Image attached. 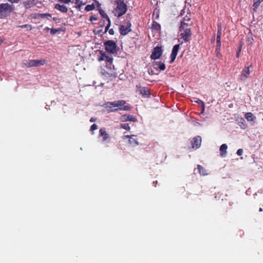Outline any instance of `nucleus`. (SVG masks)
Returning <instances> with one entry per match:
<instances>
[{
    "label": "nucleus",
    "instance_id": "7c9ffc66",
    "mask_svg": "<svg viewBox=\"0 0 263 263\" xmlns=\"http://www.w3.org/2000/svg\"><path fill=\"white\" fill-rule=\"evenodd\" d=\"M108 21V23L107 25V26L105 27V31H107V30H108V29H109V27L110 26V21L109 20V21Z\"/></svg>",
    "mask_w": 263,
    "mask_h": 263
},
{
    "label": "nucleus",
    "instance_id": "2eb2a0df",
    "mask_svg": "<svg viewBox=\"0 0 263 263\" xmlns=\"http://www.w3.org/2000/svg\"><path fill=\"white\" fill-rule=\"evenodd\" d=\"M248 122H249L251 125H253L255 122V116H245Z\"/></svg>",
    "mask_w": 263,
    "mask_h": 263
},
{
    "label": "nucleus",
    "instance_id": "9b49d317",
    "mask_svg": "<svg viewBox=\"0 0 263 263\" xmlns=\"http://www.w3.org/2000/svg\"><path fill=\"white\" fill-rule=\"evenodd\" d=\"M179 48H180V45L179 44L175 45L173 47V50H172V53H171V60L170 61V63H172L175 61V59L176 58L178 51V50L179 49Z\"/></svg>",
    "mask_w": 263,
    "mask_h": 263
},
{
    "label": "nucleus",
    "instance_id": "a878e982",
    "mask_svg": "<svg viewBox=\"0 0 263 263\" xmlns=\"http://www.w3.org/2000/svg\"><path fill=\"white\" fill-rule=\"evenodd\" d=\"M75 1V2L74 3L77 5V7L79 8H80V7L84 5V4L83 3L82 1H80V0H74Z\"/></svg>",
    "mask_w": 263,
    "mask_h": 263
},
{
    "label": "nucleus",
    "instance_id": "ea45409f",
    "mask_svg": "<svg viewBox=\"0 0 263 263\" xmlns=\"http://www.w3.org/2000/svg\"><path fill=\"white\" fill-rule=\"evenodd\" d=\"M45 30H46V31H48V30H50V28L47 27H46V28H45Z\"/></svg>",
    "mask_w": 263,
    "mask_h": 263
},
{
    "label": "nucleus",
    "instance_id": "c85d7f7f",
    "mask_svg": "<svg viewBox=\"0 0 263 263\" xmlns=\"http://www.w3.org/2000/svg\"><path fill=\"white\" fill-rule=\"evenodd\" d=\"M41 17L48 18V17H51V15L49 13H43V14H41Z\"/></svg>",
    "mask_w": 263,
    "mask_h": 263
},
{
    "label": "nucleus",
    "instance_id": "393cba45",
    "mask_svg": "<svg viewBox=\"0 0 263 263\" xmlns=\"http://www.w3.org/2000/svg\"><path fill=\"white\" fill-rule=\"evenodd\" d=\"M19 27L21 28H26L27 30H31L32 29V27L30 25L25 24L23 25L20 26Z\"/></svg>",
    "mask_w": 263,
    "mask_h": 263
},
{
    "label": "nucleus",
    "instance_id": "bb28decb",
    "mask_svg": "<svg viewBox=\"0 0 263 263\" xmlns=\"http://www.w3.org/2000/svg\"><path fill=\"white\" fill-rule=\"evenodd\" d=\"M222 28L220 23L218 25L217 35H221Z\"/></svg>",
    "mask_w": 263,
    "mask_h": 263
},
{
    "label": "nucleus",
    "instance_id": "6e6552de",
    "mask_svg": "<svg viewBox=\"0 0 263 263\" xmlns=\"http://www.w3.org/2000/svg\"><path fill=\"white\" fill-rule=\"evenodd\" d=\"M137 91H139L143 98H148L150 97L151 93L149 89L145 87H141L137 86Z\"/></svg>",
    "mask_w": 263,
    "mask_h": 263
},
{
    "label": "nucleus",
    "instance_id": "a211bd4d",
    "mask_svg": "<svg viewBox=\"0 0 263 263\" xmlns=\"http://www.w3.org/2000/svg\"><path fill=\"white\" fill-rule=\"evenodd\" d=\"M155 68H159L161 70H164L165 69V65L164 63L160 62H156L154 64Z\"/></svg>",
    "mask_w": 263,
    "mask_h": 263
},
{
    "label": "nucleus",
    "instance_id": "b1692460",
    "mask_svg": "<svg viewBox=\"0 0 263 263\" xmlns=\"http://www.w3.org/2000/svg\"><path fill=\"white\" fill-rule=\"evenodd\" d=\"M99 13L100 14H101V15L106 18L107 20V21H109L110 20L108 15L104 12V11L101 9L99 10Z\"/></svg>",
    "mask_w": 263,
    "mask_h": 263
},
{
    "label": "nucleus",
    "instance_id": "6ab92c4d",
    "mask_svg": "<svg viewBox=\"0 0 263 263\" xmlns=\"http://www.w3.org/2000/svg\"><path fill=\"white\" fill-rule=\"evenodd\" d=\"M199 105H201V109L200 111V114H202L204 110V103L201 100L198 99L197 101H195Z\"/></svg>",
    "mask_w": 263,
    "mask_h": 263
},
{
    "label": "nucleus",
    "instance_id": "423d86ee",
    "mask_svg": "<svg viewBox=\"0 0 263 263\" xmlns=\"http://www.w3.org/2000/svg\"><path fill=\"white\" fill-rule=\"evenodd\" d=\"M46 63L45 60H29L26 65L28 67L44 65Z\"/></svg>",
    "mask_w": 263,
    "mask_h": 263
},
{
    "label": "nucleus",
    "instance_id": "f8f14e48",
    "mask_svg": "<svg viewBox=\"0 0 263 263\" xmlns=\"http://www.w3.org/2000/svg\"><path fill=\"white\" fill-rule=\"evenodd\" d=\"M236 121L237 122V124L241 127L242 129H246L247 127V125L246 124V121L241 116H237L236 119Z\"/></svg>",
    "mask_w": 263,
    "mask_h": 263
},
{
    "label": "nucleus",
    "instance_id": "473e14b6",
    "mask_svg": "<svg viewBox=\"0 0 263 263\" xmlns=\"http://www.w3.org/2000/svg\"><path fill=\"white\" fill-rule=\"evenodd\" d=\"M59 1H60L61 2H62V3H64L65 4H68L71 1V0H59Z\"/></svg>",
    "mask_w": 263,
    "mask_h": 263
},
{
    "label": "nucleus",
    "instance_id": "4be33fe9",
    "mask_svg": "<svg viewBox=\"0 0 263 263\" xmlns=\"http://www.w3.org/2000/svg\"><path fill=\"white\" fill-rule=\"evenodd\" d=\"M103 56L104 57L105 60H106V61L107 63H108L109 64H111V63L112 62V61H113V59L112 57L107 56L105 53L103 54Z\"/></svg>",
    "mask_w": 263,
    "mask_h": 263
},
{
    "label": "nucleus",
    "instance_id": "37998d69",
    "mask_svg": "<svg viewBox=\"0 0 263 263\" xmlns=\"http://www.w3.org/2000/svg\"><path fill=\"white\" fill-rule=\"evenodd\" d=\"M153 183H154V184H157V181H154V182H153Z\"/></svg>",
    "mask_w": 263,
    "mask_h": 263
},
{
    "label": "nucleus",
    "instance_id": "0eeeda50",
    "mask_svg": "<svg viewBox=\"0 0 263 263\" xmlns=\"http://www.w3.org/2000/svg\"><path fill=\"white\" fill-rule=\"evenodd\" d=\"M162 53L161 47L157 46L154 49L151 55L152 59L156 60L160 58Z\"/></svg>",
    "mask_w": 263,
    "mask_h": 263
},
{
    "label": "nucleus",
    "instance_id": "aec40b11",
    "mask_svg": "<svg viewBox=\"0 0 263 263\" xmlns=\"http://www.w3.org/2000/svg\"><path fill=\"white\" fill-rule=\"evenodd\" d=\"M152 28L156 30H160L161 26L157 22H154L152 24Z\"/></svg>",
    "mask_w": 263,
    "mask_h": 263
},
{
    "label": "nucleus",
    "instance_id": "f704fd0d",
    "mask_svg": "<svg viewBox=\"0 0 263 263\" xmlns=\"http://www.w3.org/2000/svg\"><path fill=\"white\" fill-rule=\"evenodd\" d=\"M108 32L110 35H113L114 34V30L113 29H109Z\"/></svg>",
    "mask_w": 263,
    "mask_h": 263
},
{
    "label": "nucleus",
    "instance_id": "c9c22d12",
    "mask_svg": "<svg viewBox=\"0 0 263 263\" xmlns=\"http://www.w3.org/2000/svg\"><path fill=\"white\" fill-rule=\"evenodd\" d=\"M221 46V42L219 44H217L216 50L218 51L220 49Z\"/></svg>",
    "mask_w": 263,
    "mask_h": 263
},
{
    "label": "nucleus",
    "instance_id": "7ed1b4c3",
    "mask_svg": "<svg viewBox=\"0 0 263 263\" xmlns=\"http://www.w3.org/2000/svg\"><path fill=\"white\" fill-rule=\"evenodd\" d=\"M117 7L114 11L115 15L117 17H120L124 14L127 11V6L123 1L118 0L116 2Z\"/></svg>",
    "mask_w": 263,
    "mask_h": 263
},
{
    "label": "nucleus",
    "instance_id": "2f4dec72",
    "mask_svg": "<svg viewBox=\"0 0 263 263\" xmlns=\"http://www.w3.org/2000/svg\"><path fill=\"white\" fill-rule=\"evenodd\" d=\"M220 37H221V35H217V39H216L217 44L220 43Z\"/></svg>",
    "mask_w": 263,
    "mask_h": 263
},
{
    "label": "nucleus",
    "instance_id": "58836bf2",
    "mask_svg": "<svg viewBox=\"0 0 263 263\" xmlns=\"http://www.w3.org/2000/svg\"><path fill=\"white\" fill-rule=\"evenodd\" d=\"M245 115L249 116V115H253L251 112H247L245 114Z\"/></svg>",
    "mask_w": 263,
    "mask_h": 263
},
{
    "label": "nucleus",
    "instance_id": "4c0bfd02",
    "mask_svg": "<svg viewBox=\"0 0 263 263\" xmlns=\"http://www.w3.org/2000/svg\"><path fill=\"white\" fill-rule=\"evenodd\" d=\"M105 60V58H104V57L103 56V54H102V57L99 58V61H103V60Z\"/></svg>",
    "mask_w": 263,
    "mask_h": 263
},
{
    "label": "nucleus",
    "instance_id": "f3484780",
    "mask_svg": "<svg viewBox=\"0 0 263 263\" xmlns=\"http://www.w3.org/2000/svg\"><path fill=\"white\" fill-rule=\"evenodd\" d=\"M263 2V0H254L253 4V10L255 12L259 6L260 3Z\"/></svg>",
    "mask_w": 263,
    "mask_h": 263
},
{
    "label": "nucleus",
    "instance_id": "49530a36",
    "mask_svg": "<svg viewBox=\"0 0 263 263\" xmlns=\"http://www.w3.org/2000/svg\"><path fill=\"white\" fill-rule=\"evenodd\" d=\"M259 211H262V209H261V208H260V209H259Z\"/></svg>",
    "mask_w": 263,
    "mask_h": 263
},
{
    "label": "nucleus",
    "instance_id": "f03ea898",
    "mask_svg": "<svg viewBox=\"0 0 263 263\" xmlns=\"http://www.w3.org/2000/svg\"><path fill=\"white\" fill-rule=\"evenodd\" d=\"M126 102L124 100H117L107 102L105 104V105L106 107L112 108L111 111L130 110L131 107L129 105H126Z\"/></svg>",
    "mask_w": 263,
    "mask_h": 263
},
{
    "label": "nucleus",
    "instance_id": "20e7f679",
    "mask_svg": "<svg viewBox=\"0 0 263 263\" xmlns=\"http://www.w3.org/2000/svg\"><path fill=\"white\" fill-rule=\"evenodd\" d=\"M104 45L106 50L110 53H114L117 51V46L116 43L112 40L105 42Z\"/></svg>",
    "mask_w": 263,
    "mask_h": 263
},
{
    "label": "nucleus",
    "instance_id": "cd10ccee",
    "mask_svg": "<svg viewBox=\"0 0 263 263\" xmlns=\"http://www.w3.org/2000/svg\"><path fill=\"white\" fill-rule=\"evenodd\" d=\"M59 31V29L52 28L50 29V33L52 35L55 34Z\"/></svg>",
    "mask_w": 263,
    "mask_h": 263
},
{
    "label": "nucleus",
    "instance_id": "a19ab883",
    "mask_svg": "<svg viewBox=\"0 0 263 263\" xmlns=\"http://www.w3.org/2000/svg\"><path fill=\"white\" fill-rule=\"evenodd\" d=\"M3 42V40L2 39V38L0 37V45Z\"/></svg>",
    "mask_w": 263,
    "mask_h": 263
},
{
    "label": "nucleus",
    "instance_id": "e433bc0d",
    "mask_svg": "<svg viewBox=\"0 0 263 263\" xmlns=\"http://www.w3.org/2000/svg\"><path fill=\"white\" fill-rule=\"evenodd\" d=\"M90 20L91 21H93V20H97V18L93 16H91L90 17Z\"/></svg>",
    "mask_w": 263,
    "mask_h": 263
},
{
    "label": "nucleus",
    "instance_id": "a18cd8bd",
    "mask_svg": "<svg viewBox=\"0 0 263 263\" xmlns=\"http://www.w3.org/2000/svg\"><path fill=\"white\" fill-rule=\"evenodd\" d=\"M53 20L54 21H56V20H57V18H55V17H53Z\"/></svg>",
    "mask_w": 263,
    "mask_h": 263
},
{
    "label": "nucleus",
    "instance_id": "4468645a",
    "mask_svg": "<svg viewBox=\"0 0 263 263\" xmlns=\"http://www.w3.org/2000/svg\"><path fill=\"white\" fill-rule=\"evenodd\" d=\"M197 170L198 171V173L200 175L204 176L208 175L207 171L202 166L200 165H198Z\"/></svg>",
    "mask_w": 263,
    "mask_h": 263
},
{
    "label": "nucleus",
    "instance_id": "9d476101",
    "mask_svg": "<svg viewBox=\"0 0 263 263\" xmlns=\"http://www.w3.org/2000/svg\"><path fill=\"white\" fill-rule=\"evenodd\" d=\"M201 143V137L199 136H197L193 139L192 141V147L193 148H198Z\"/></svg>",
    "mask_w": 263,
    "mask_h": 263
},
{
    "label": "nucleus",
    "instance_id": "412c9836",
    "mask_svg": "<svg viewBox=\"0 0 263 263\" xmlns=\"http://www.w3.org/2000/svg\"><path fill=\"white\" fill-rule=\"evenodd\" d=\"M249 74H250L249 67H248L246 69H245L242 70L241 76L247 77V76Z\"/></svg>",
    "mask_w": 263,
    "mask_h": 263
},
{
    "label": "nucleus",
    "instance_id": "dca6fc26",
    "mask_svg": "<svg viewBox=\"0 0 263 263\" xmlns=\"http://www.w3.org/2000/svg\"><path fill=\"white\" fill-rule=\"evenodd\" d=\"M228 146L226 144H223L220 146V151L221 153V155L223 156H225L227 153V149Z\"/></svg>",
    "mask_w": 263,
    "mask_h": 263
},
{
    "label": "nucleus",
    "instance_id": "39448f33",
    "mask_svg": "<svg viewBox=\"0 0 263 263\" xmlns=\"http://www.w3.org/2000/svg\"><path fill=\"white\" fill-rule=\"evenodd\" d=\"M131 23L126 22L124 25H121L119 27V31L121 35H125L131 31Z\"/></svg>",
    "mask_w": 263,
    "mask_h": 263
},
{
    "label": "nucleus",
    "instance_id": "5701e85b",
    "mask_svg": "<svg viewBox=\"0 0 263 263\" xmlns=\"http://www.w3.org/2000/svg\"><path fill=\"white\" fill-rule=\"evenodd\" d=\"M95 6L94 4L88 5L85 7V10L86 11H89L95 9Z\"/></svg>",
    "mask_w": 263,
    "mask_h": 263
},
{
    "label": "nucleus",
    "instance_id": "79ce46f5",
    "mask_svg": "<svg viewBox=\"0 0 263 263\" xmlns=\"http://www.w3.org/2000/svg\"><path fill=\"white\" fill-rule=\"evenodd\" d=\"M240 49H239V50L237 52V57L239 56V52L240 51Z\"/></svg>",
    "mask_w": 263,
    "mask_h": 263
},
{
    "label": "nucleus",
    "instance_id": "c03bdc74",
    "mask_svg": "<svg viewBox=\"0 0 263 263\" xmlns=\"http://www.w3.org/2000/svg\"><path fill=\"white\" fill-rule=\"evenodd\" d=\"M103 85H104V83H101L100 84V85H101V86H102Z\"/></svg>",
    "mask_w": 263,
    "mask_h": 263
},
{
    "label": "nucleus",
    "instance_id": "1a4fd4ad",
    "mask_svg": "<svg viewBox=\"0 0 263 263\" xmlns=\"http://www.w3.org/2000/svg\"><path fill=\"white\" fill-rule=\"evenodd\" d=\"M13 10V6L8 3L0 4V13L2 12L10 13Z\"/></svg>",
    "mask_w": 263,
    "mask_h": 263
},
{
    "label": "nucleus",
    "instance_id": "f257e3e1",
    "mask_svg": "<svg viewBox=\"0 0 263 263\" xmlns=\"http://www.w3.org/2000/svg\"><path fill=\"white\" fill-rule=\"evenodd\" d=\"M190 21L189 18H184L181 22L179 28L181 39H182L184 42H188L191 40V31L189 28V25L186 22Z\"/></svg>",
    "mask_w": 263,
    "mask_h": 263
},
{
    "label": "nucleus",
    "instance_id": "c756f323",
    "mask_svg": "<svg viewBox=\"0 0 263 263\" xmlns=\"http://www.w3.org/2000/svg\"><path fill=\"white\" fill-rule=\"evenodd\" d=\"M242 153H243V149L241 148L238 149L236 153V154L238 156H241L242 155Z\"/></svg>",
    "mask_w": 263,
    "mask_h": 263
},
{
    "label": "nucleus",
    "instance_id": "ddd939ff",
    "mask_svg": "<svg viewBox=\"0 0 263 263\" xmlns=\"http://www.w3.org/2000/svg\"><path fill=\"white\" fill-rule=\"evenodd\" d=\"M54 8L63 13H66L68 11L67 7L63 5L57 4L55 5Z\"/></svg>",
    "mask_w": 263,
    "mask_h": 263
},
{
    "label": "nucleus",
    "instance_id": "72a5a7b5",
    "mask_svg": "<svg viewBox=\"0 0 263 263\" xmlns=\"http://www.w3.org/2000/svg\"><path fill=\"white\" fill-rule=\"evenodd\" d=\"M8 1L11 3H18L20 0H8Z\"/></svg>",
    "mask_w": 263,
    "mask_h": 263
}]
</instances>
